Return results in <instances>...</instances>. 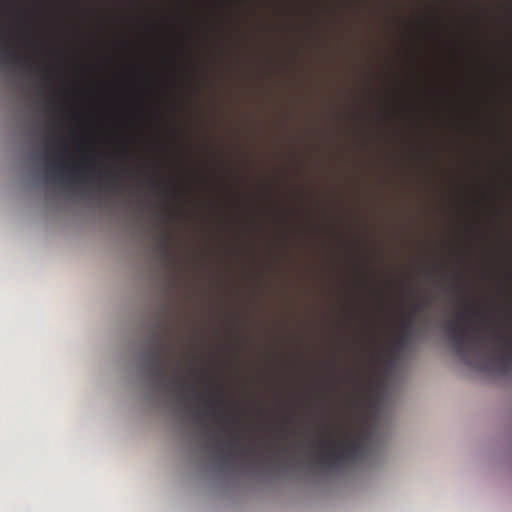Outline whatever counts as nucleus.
<instances>
[{
  "label": "nucleus",
  "instance_id": "nucleus-7",
  "mask_svg": "<svg viewBox=\"0 0 512 512\" xmlns=\"http://www.w3.org/2000/svg\"><path fill=\"white\" fill-rule=\"evenodd\" d=\"M204 406L207 408V413L210 416L217 417L218 421H230V422H237V419H228L224 418L219 411L216 409V402L212 398H208L204 401Z\"/></svg>",
  "mask_w": 512,
  "mask_h": 512
},
{
  "label": "nucleus",
  "instance_id": "nucleus-10",
  "mask_svg": "<svg viewBox=\"0 0 512 512\" xmlns=\"http://www.w3.org/2000/svg\"><path fill=\"white\" fill-rule=\"evenodd\" d=\"M170 239H171V235L169 233H164L162 235L161 247H162V252L165 256L169 255L168 243H169Z\"/></svg>",
  "mask_w": 512,
  "mask_h": 512
},
{
  "label": "nucleus",
  "instance_id": "nucleus-2",
  "mask_svg": "<svg viewBox=\"0 0 512 512\" xmlns=\"http://www.w3.org/2000/svg\"><path fill=\"white\" fill-rule=\"evenodd\" d=\"M467 320L465 313H460L458 319L449 320L445 330L452 342L453 348L467 364L471 365L470 356L474 352H480L486 344V336L480 333L476 326L463 325Z\"/></svg>",
  "mask_w": 512,
  "mask_h": 512
},
{
  "label": "nucleus",
  "instance_id": "nucleus-3",
  "mask_svg": "<svg viewBox=\"0 0 512 512\" xmlns=\"http://www.w3.org/2000/svg\"><path fill=\"white\" fill-rule=\"evenodd\" d=\"M169 335L170 329L164 326L163 333L157 336L155 349L145 352L143 357L145 366L149 370L150 375L158 378L162 387L174 391L177 388H184L185 384L181 381L178 374L172 375L169 379L166 378L167 367L165 354L174 350L173 344L164 341Z\"/></svg>",
  "mask_w": 512,
  "mask_h": 512
},
{
  "label": "nucleus",
  "instance_id": "nucleus-17",
  "mask_svg": "<svg viewBox=\"0 0 512 512\" xmlns=\"http://www.w3.org/2000/svg\"><path fill=\"white\" fill-rule=\"evenodd\" d=\"M194 397H195L196 399H200V398H201V395H200L199 393H196V392H195V393H194Z\"/></svg>",
  "mask_w": 512,
  "mask_h": 512
},
{
  "label": "nucleus",
  "instance_id": "nucleus-16",
  "mask_svg": "<svg viewBox=\"0 0 512 512\" xmlns=\"http://www.w3.org/2000/svg\"><path fill=\"white\" fill-rule=\"evenodd\" d=\"M223 458H224L225 460H230V458H231V457H230V454H229V453H224V454H223Z\"/></svg>",
  "mask_w": 512,
  "mask_h": 512
},
{
  "label": "nucleus",
  "instance_id": "nucleus-8",
  "mask_svg": "<svg viewBox=\"0 0 512 512\" xmlns=\"http://www.w3.org/2000/svg\"><path fill=\"white\" fill-rule=\"evenodd\" d=\"M490 329L493 333L494 340L497 343L503 344V346L509 348L512 351V339L507 338L506 336L498 332L495 327H491ZM510 361L512 362V358L510 359Z\"/></svg>",
  "mask_w": 512,
  "mask_h": 512
},
{
  "label": "nucleus",
  "instance_id": "nucleus-6",
  "mask_svg": "<svg viewBox=\"0 0 512 512\" xmlns=\"http://www.w3.org/2000/svg\"><path fill=\"white\" fill-rule=\"evenodd\" d=\"M413 326L414 319L413 316L410 315L402 322V333L396 341V347L398 349H403L410 344Z\"/></svg>",
  "mask_w": 512,
  "mask_h": 512
},
{
  "label": "nucleus",
  "instance_id": "nucleus-14",
  "mask_svg": "<svg viewBox=\"0 0 512 512\" xmlns=\"http://www.w3.org/2000/svg\"><path fill=\"white\" fill-rule=\"evenodd\" d=\"M425 303L418 304L413 309V314H418L424 309Z\"/></svg>",
  "mask_w": 512,
  "mask_h": 512
},
{
  "label": "nucleus",
  "instance_id": "nucleus-9",
  "mask_svg": "<svg viewBox=\"0 0 512 512\" xmlns=\"http://www.w3.org/2000/svg\"><path fill=\"white\" fill-rule=\"evenodd\" d=\"M69 165L63 161H57L47 165V170L50 172L64 173L68 170Z\"/></svg>",
  "mask_w": 512,
  "mask_h": 512
},
{
  "label": "nucleus",
  "instance_id": "nucleus-12",
  "mask_svg": "<svg viewBox=\"0 0 512 512\" xmlns=\"http://www.w3.org/2000/svg\"><path fill=\"white\" fill-rule=\"evenodd\" d=\"M241 456H248L256 453V448L254 446H249L245 449H240Z\"/></svg>",
  "mask_w": 512,
  "mask_h": 512
},
{
  "label": "nucleus",
  "instance_id": "nucleus-5",
  "mask_svg": "<svg viewBox=\"0 0 512 512\" xmlns=\"http://www.w3.org/2000/svg\"><path fill=\"white\" fill-rule=\"evenodd\" d=\"M0 56L5 63L13 64L14 66L25 71H31L33 69V65L30 59L17 52L12 47L6 32L0 37Z\"/></svg>",
  "mask_w": 512,
  "mask_h": 512
},
{
  "label": "nucleus",
  "instance_id": "nucleus-19",
  "mask_svg": "<svg viewBox=\"0 0 512 512\" xmlns=\"http://www.w3.org/2000/svg\"><path fill=\"white\" fill-rule=\"evenodd\" d=\"M56 142L61 143L62 141H61V139H56Z\"/></svg>",
  "mask_w": 512,
  "mask_h": 512
},
{
  "label": "nucleus",
  "instance_id": "nucleus-11",
  "mask_svg": "<svg viewBox=\"0 0 512 512\" xmlns=\"http://www.w3.org/2000/svg\"><path fill=\"white\" fill-rule=\"evenodd\" d=\"M240 440H241V436L237 432V433L234 434L233 441L232 442H229V441L225 442L223 446L225 448H228V447L240 448Z\"/></svg>",
  "mask_w": 512,
  "mask_h": 512
},
{
  "label": "nucleus",
  "instance_id": "nucleus-1",
  "mask_svg": "<svg viewBox=\"0 0 512 512\" xmlns=\"http://www.w3.org/2000/svg\"><path fill=\"white\" fill-rule=\"evenodd\" d=\"M342 439H336L331 432L317 441L320 449L315 455L316 464L321 468H335L347 462H353L362 456L366 449L367 437L364 433L354 436L351 432L341 430Z\"/></svg>",
  "mask_w": 512,
  "mask_h": 512
},
{
  "label": "nucleus",
  "instance_id": "nucleus-18",
  "mask_svg": "<svg viewBox=\"0 0 512 512\" xmlns=\"http://www.w3.org/2000/svg\"><path fill=\"white\" fill-rule=\"evenodd\" d=\"M217 403H218V404H222V403H223V399H222V398H219V399L217 400Z\"/></svg>",
  "mask_w": 512,
  "mask_h": 512
},
{
  "label": "nucleus",
  "instance_id": "nucleus-15",
  "mask_svg": "<svg viewBox=\"0 0 512 512\" xmlns=\"http://www.w3.org/2000/svg\"><path fill=\"white\" fill-rule=\"evenodd\" d=\"M264 446L267 450H271L275 446V443L272 441H267L264 443Z\"/></svg>",
  "mask_w": 512,
  "mask_h": 512
},
{
  "label": "nucleus",
  "instance_id": "nucleus-13",
  "mask_svg": "<svg viewBox=\"0 0 512 512\" xmlns=\"http://www.w3.org/2000/svg\"><path fill=\"white\" fill-rule=\"evenodd\" d=\"M497 360H498L499 362H501V364L503 365V367H502L503 372H506V371H507L506 357H505L502 353H500V354L497 356Z\"/></svg>",
  "mask_w": 512,
  "mask_h": 512
},
{
  "label": "nucleus",
  "instance_id": "nucleus-4",
  "mask_svg": "<svg viewBox=\"0 0 512 512\" xmlns=\"http://www.w3.org/2000/svg\"><path fill=\"white\" fill-rule=\"evenodd\" d=\"M73 169L75 172L81 174L83 179L86 178L85 176L89 172H93L99 179L103 181V186L106 190L117 194L122 190L120 178L117 174H114L111 171L95 169V157L83 155L80 162L73 166Z\"/></svg>",
  "mask_w": 512,
  "mask_h": 512
}]
</instances>
